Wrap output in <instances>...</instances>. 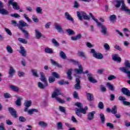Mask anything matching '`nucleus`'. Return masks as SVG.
Returning <instances> with one entry per match:
<instances>
[{
    "label": "nucleus",
    "mask_w": 130,
    "mask_h": 130,
    "mask_svg": "<svg viewBox=\"0 0 130 130\" xmlns=\"http://www.w3.org/2000/svg\"><path fill=\"white\" fill-rule=\"evenodd\" d=\"M78 69H75L74 70L75 72L77 74H83L85 75V74H87V79L90 83H92L93 84H95V83H97V80L95 79L94 78H93V74L89 72V71L86 70L85 72H83V66L82 65H79L78 66Z\"/></svg>",
    "instance_id": "obj_1"
},
{
    "label": "nucleus",
    "mask_w": 130,
    "mask_h": 130,
    "mask_svg": "<svg viewBox=\"0 0 130 130\" xmlns=\"http://www.w3.org/2000/svg\"><path fill=\"white\" fill-rule=\"evenodd\" d=\"M75 106L78 108H76L75 113L79 117H82V113L83 114H87V110H88V107L85 106L83 108V104L81 103L77 102L75 104Z\"/></svg>",
    "instance_id": "obj_2"
},
{
    "label": "nucleus",
    "mask_w": 130,
    "mask_h": 130,
    "mask_svg": "<svg viewBox=\"0 0 130 130\" xmlns=\"http://www.w3.org/2000/svg\"><path fill=\"white\" fill-rule=\"evenodd\" d=\"M89 15L90 16L91 18H92V20L95 22L98 25V27L101 28V32L102 33L104 36L107 35L108 36L109 35V32L107 31V27L106 26L102 24V23L98 22V19H96L92 13H89Z\"/></svg>",
    "instance_id": "obj_3"
},
{
    "label": "nucleus",
    "mask_w": 130,
    "mask_h": 130,
    "mask_svg": "<svg viewBox=\"0 0 130 130\" xmlns=\"http://www.w3.org/2000/svg\"><path fill=\"white\" fill-rule=\"evenodd\" d=\"M124 64V67H120L119 69V70H120L121 72H122L123 73H125V74H126L128 79H130V70H128V69H130L129 61L125 60Z\"/></svg>",
    "instance_id": "obj_4"
},
{
    "label": "nucleus",
    "mask_w": 130,
    "mask_h": 130,
    "mask_svg": "<svg viewBox=\"0 0 130 130\" xmlns=\"http://www.w3.org/2000/svg\"><path fill=\"white\" fill-rule=\"evenodd\" d=\"M58 95H61V92L60 91V89L57 88L55 89L53 93L52 94V98H55L56 100L58 101L59 103H64L66 102L63 100L57 97Z\"/></svg>",
    "instance_id": "obj_5"
},
{
    "label": "nucleus",
    "mask_w": 130,
    "mask_h": 130,
    "mask_svg": "<svg viewBox=\"0 0 130 130\" xmlns=\"http://www.w3.org/2000/svg\"><path fill=\"white\" fill-rule=\"evenodd\" d=\"M77 15L79 20L80 21L83 20V17L84 20H87V21H89L91 19V17L84 11H77Z\"/></svg>",
    "instance_id": "obj_6"
},
{
    "label": "nucleus",
    "mask_w": 130,
    "mask_h": 130,
    "mask_svg": "<svg viewBox=\"0 0 130 130\" xmlns=\"http://www.w3.org/2000/svg\"><path fill=\"white\" fill-rule=\"evenodd\" d=\"M11 5L12 6L14 10H16V11H19L20 9V6L18 5V3L15 2V1L14 0L9 1L8 2V6L10 7Z\"/></svg>",
    "instance_id": "obj_7"
},
{
    "label": "nucleus",
    "mask_w": 130,
    "mask_h": 130,
    "mask_svg": "<svg viewBox=\"0 0 130 130\" xmlns=\"http://www.w3.org/2000/svg\"><path fill=\"white\" fill-rule=\"evenodd\" d=\"M91 53L93 54V57H95V58H97V59H102L103 58L104 56L102 54L96 52L94 49H92L91 50Z\"/></svg>",
    "instance_id": "obj_8"
},
{
    "label": "nucleus",
    "mask_w": 130,
    "mask_h": 130,
    "mask_svg": "<svg viewBox=\"0 0 130 130\" xmlns=\"http://www.w3.org/2000/svg\"><path fill=\"white\" fill-rule=\"evenodd\" d=\"M8 111L10 113L11 115L13 116L14 118H17L18 117V113H17V111L13 107H9Z\"/></svg>",
    "instance_id": "obj_9"
},
{
    "label": "nucleus",
    "mask_w": 130,
    "mask_h": 130,
    "mask_svg": "<svg viewBox=\"0 0 130 130\" xmlns=\"http://www.w3.org/2000/svg\"><path fill=\"white\" fill-rule=\"evenodd\" d=\"M28 26H29V25L23 20H20L19 21V24H17V27H18L21 31L25 30V28H23V27H28Z\"/></svg>",
    "instance_id": "obj_10"
},
{
    "label": "nucleus",
    "mask_w": 130,
    "mask_h": 130,
    "mask_svg": "<svg viewBox=\"0 0 130 130\" xmlns=\"http://www.w3.org/2000/svg\"><path fill=\"white\" fill-rule=\"evenodd\" d=\"M76 83L74 85V88L75 90H81L82 87L81 86V80L79 77L76 79Z\"/></svg>",
    "instance_id": "obj_11"
},
{
    "label": "nucleus",
    "mask_w": 130,
    "mask_h": 130,
    "mask_svg": "<svg viewBox=\"0 0 130 130\" xmlns=\"http://www.w3.org/2000/svg\"><path fill=\"white\" fill-rule=\"evenodd\" d=\"M20 51L19 52L21 54L22 56L24 57H26L27 56V51L25 49V47H23L22 46H20Z\"/></svg>",
    "instance_id": "obj_12"
},
{
    "label": "nucleus",
    "mask_w": 130,
    "mask_h": 130,
    "mask_svg": "<svg viewBox=\"0 0 130 130\" xmlns=\"http://www.w3.org/2000/svg\"><path fill=\"white\" fill-rule=\"evenodd\" d=\"M54 25L56 30H57L58 32H59V33L63 32L62 26L60 24H59V23H55Z\"/></svg>",
    "instance_id": "obj_13"
},
{
    "label": "nucleus",
    "mask_w": 130,
    "mask_h": 130,
    "mask_svg": "<svg viewBox=\"0 0 130 130\" xmlns=\"http://www.w3.org/2000/svg\"><path fill=\"white\" fill-rule=\"evenodd\" d=\"M96 112L95 111H92L91 112L87 113V119L88 120H93Z\"/></svg>",
    "instance_id": "obj_14"
},
{
    "label": "nucleus",
    "mask_w": 130,
    "mask_h": 130,
    "mask_svg": "<svg viewBox=\"0 0 130 130\" xmlns=\"http://www.w3.org/2000/svg\"><path fill=\"white\" fill-rule=\"evenodd\" d=\"M15 73H16V70L14 69V68H13V67L10 66L9 71L8 78H13Z\"/></svg>",
    "instance_id": "obj_15"
},
{
    "label": "nucleus",
    "mask_w": 130,
    "mask_h": 130,
    "mask_svg": "<svg viewBox=\"0 0 130 130\" xmlns=\"http://www.w3.org/2000/svg\"><path fill=\"white\" fill-rule=\"evenodd\" d=\"M121 91L124 95H126V96H127L128 97L130 96V91L127 88L125 87H122L121 89Z\"/></svg>",
    "instance_id": "obj_16"
},
{
    "label": "nucleus",
    "mask_w": 130,
    "mask_h": 130,
    "mask_svg": "<svg viewBox=\"0 0 130 130\" xmlns=\"http://www.w3.org/2000/svg\"><path fill=\"white\" fill-rule=\"evenodd\" d=\"M31 104H32V102L31 101H27L24 103V112H27L28 111V108L31 106Z\"/></svg>",
    "instance_id": "obj_17"
},
{
    "label": "nucleus",
    "mask_w": 130,
    "mask_h": 130,
    "mask_svg": "<svg viewBox=\"0 0 130 130\" xmlns=\"http://www.w3.org/2000/svg\"><path fill=\"white\" fill-rule=\"evenodd\" d=\"M40 75L41 76V78H40V80L41 81V82H43V83L48 84L47 83V80H46V78H45V75H44V73L43 72H40Z\"/></svg>",
    "instance_id": "obj_18"
},
{
    "label": "nucleus",
    "mask_w": 130,
    "mask_h": 130,
    "mask_svg": "<svg viewBox=\"0 0 130 130\" xmlns=\"http://www.w3.org/2000/svg\"><path fill=\"white\" fill-rule=\"evenodd\" d=\"M112 59L115 61H117V62H121V58L118 56L117 54H114L112 55Z\"/></svg>",
    "instance_id": "obj_19"
},
{
    "label": "nucleus",
    "mask_w": 130,
    "mask_h": 130,
    "mask_svg": "<svg viewBox=\"0 0 130 130\" xmlns=\"http://www.w3.org/2000/svg\"><path fill=\"white\" fill-rule=\"evenodd\" d=\"M38 86L40 89H42V90H44L47 86H48V83H44V84H43L41 82H39L38 83Z\"/></svg>",
    "instance_id": "obj_20"
},
{
    "label": "nucleus",
    "mask_w": 130,
    "mask_h": 130,
    "mask_svg": "<svg viewBox=\"0 0 130 130\" xmlns=\"http://www.w3.org/2000/svg\"><path fill=\"white\" fill-rule=\"evenodd\" d=\"M124 1L123 0H116V5H115V8L117 9H118L119 8H120V6L123 4V2Z\"/></svg>",
    "instance_id": "obj_21"
},
{
    "label": "nucleus",
    "mask_w": 130,
    "mask_h": 130,
    "mask_svg": "<svg viewBox=\"0 0 130 130\" xmlns=\"http://www.w3.org/2000/svg\"><path fill=\"white\" fill-rule=\"evenodd\" d=\"M64 16L67 20H68V21H71V22H74V18L72 17L70 13H69L68 12H66Z\"/></svg>",
    "instance_id": "obj_22"
},
{
    "label": "nucleus",
    "mask_w": 130,
    "mask_h": 130,
    "mask_svg": "<svg viewBox=\"0 0 130 130\" xmlns=\"http://www.w3.org/2000/svg\"><path fill=\"white\" fill-rule=\"evenodd\" d=\"M50 61H51V63H52V64L53 66H56V67H57V68H59V69L62 68L61 65H60L59 63H58L57 61H56L55 60L51 59H50Z\"/></svg>",
    "instance_id": "obj_23"
},
{
    "label": "nucleus",
    "mask_w": 130,
    "mask_h": 130,
    "mask_svg": "<svg viewBox=\"0 0 130 130\" xmlns=\"http://www.w3.org/2000/svg\"><path fill=\"white\" fill-rule=\"evenodd\" d=\"M9 88L14 92H20V88L18 86L12 85L9 86Z\"/></svg>",
    "instance_id": "obj_24"
},
{
    "label": "nucleus",
    "mask_w": 130,
    "mask_h": 130,
    "mask_svg": "<svg viewBox=\"0 0 130 130\" xmlns=\"http://www.w3.org/2000/svg\"><path fill=\"white\" fill-rule=\"evenodd\" d=\"M36 37L37 39H40L42 37V33L40 32L39 29H35Z\"/></svg>",
    "instance_id": "obj_25"
},
{
    "label": "nucleus",
    "mask_w": 130,
    "mask_h": 130,
    "mask_svg": "<svg viewBox=\"0 0 130 130\" xmlns=\"http://www.w3.org/2000/svg\"><path fill=\"white\" fill-rule=\"evenodd\" d=\"M0 14H1V15L6 16L7 15H9V11L6 9L2 8L0 9Z\"/></svg>",
    "instance_id": "obj_26"
},
{
    "label": "nucleus",
    "mask_w": 130,
    "mask_h": 130,
    "mask_svg": "<svg viewBox=\"0 0 130 130\" xmlns=\"http://www.w3.org/2000/svg\"><path fill=\"white\" fill-rule=\"evenodd\" d=\"M106 85L110 91H114V90H115V88L114 87V85H113V84L108 82L107 83Z\"/></svg>",
    "instance_id": "obj_27"
},
{
    "label": "nucleus",
    "mask_w": 130,
    "mask_h": 130,
    "mask_svg": "<svg viewBox=\"0 0 130 130\" xmlns=\"http://www.w3.org/2000/svg\"><path fill=\"white\" fill-rule=\"evenodd\" d=\"M21 100H23V98H22L21 96H17V100L15 102V103L17 106H21L22 104V102H21Z\"/></svg>",
    "instance_id": "obj_28"
},
{
    "label": "nucleus",
    "mask_w": 130,
    "mask_h": 130,
    "mask_svg": "<svg viewBox=\"0 0 130 130\" xmlns=\"http://www.w3.org/2000/svg\"><path fill=\"white\" fill-rule=\"evenodd\" d=\"M21 31L24 34V38H25V39H29V37H30V34H29V31H27L26 29H23Z\"/></svg>",
    "instance_id": "obj_29"
},
{
    "label": "nucleus",
    "mask_w": 130,
    "mask_h": 130,
    "mask_svg": "<svg viewBox=\"0 0 130 130\" xmlns=\"http://www.w3.org/2000/svg\"><path fill=\"white\" fill-rule=\"evenodd\" d=\"M86 96L89 101H93L94 100V95H93L91 93H87Z\"/></svg>",
    "instance_id": "obj_30"
},
{
    "label": "nucleus",
    "mask_w": 130,
    "mask_h": 130,
    "mask_svg": "<svg viewBox=\"0 0 130 130\" xmlns=\"http://www.w3.org/2000/svg\"><path fill=\"white\" fill-rule=\"evenodd\" d=\"M100 117L101 118V123L104 124V123H105V120H106L105 116L104 115V114L101 113L100 114Z\"/></svg>",
    "instance_id": "obj_31"
},
{
    "label": "nucleus",
    "mask_w": 130,
    "mask_h": 130,
    "mask_svg": "<svg viewBox=\"0 0 130 130\" xmlns=\"http://www.w3.org/2000/svg\"><path fill=\"white\" fill-rule=\"evenodd\" d=\"M39 125H40V126H41L42 127H47L48 124H47V123L43 121H41L40 122H39L38 123Z\"/></svg>",
    "instance_id": "obj_32"
},
{
    "label": "nucleus",
    "mask_w": 130,
    "mask_h": 130,
    "mask_svg": "<svg viewBox=\"0 0 130 130\" xmlns=\"http://www.w3.org/2000/svg\"><path fill=\"white\" fill-rule=\"evenodd\" d=\"M44 51L46 53H49V54H52L53 53V50L50 48H45Z\"/></svg>",
    "instance_id": "obj_33"
},
{
    "label": "nucleus",
    "mask_w": 130,
    "mask_h": 130,
    "mask_svg": "<svg viewBox=\"0 0 130 130\" xmlns=\"http://www.w3.org/2000/svg\"><path fill=\"white\" fill-rule=\"evenodd\" d=\"M73 70L69 69L67 72V77H68V79L70 80H73V77H72V71Z\"/></svg>",
    "instance_id": "obj_34"
},
{
    "label": "nucleus",
    "mask_w": 130,
    "mask_h": 130,
    "mask_svg": "<svg viewBox=\"0 0 130 130\" xmlns=\"http://www.w3.org/2000/svg\"><path fill=\"white\" fill-rule=\"evenodd\" d=\"M82 38V35L81 34H78L76 37H72L71 39L73 40V41H76V40H79V39H81Z\"/></svg>",
    "instance_id": "obj_35"
},
{
    "label": "nucleus",
    "mask_w": 130,
    "mask_h": 130,
    "mask_svg": "<svg viewBox=\"0 0 130 130\" xmlns=\"http://www.w3.org/2000/svg\"><path fill=\"white\" fill-rule=\"evenodd\" d=\"M111 112L113 114H116V113H117V106H114L112 109L111 110Z\"/></svg>",
    "instance_id": "obj_36"
},
{
    "label": "nucleus",
    "mask_w": 130,
    "mask_h": 130,
    "mask_svg": "<svg viewBox=\"0 0 130 130\" xmlns=\"http://www.w3.org/2000/svg\"><path fill=\"white\" fill-rule=\"evenodd\" d=\"M6 50H7V52H8V53L11 54V53H13V52H14L13 48L10 45H7V46Z\"/></svg>",
    "instance_id": "obj_37"
},
{
    "label": "nucleus",
    "mask_w": 130,
    "mask_h": 130,
    "mask_svg": "<svg viewBox=\"0 0 130 130\" xmlns=\"http://www.w3.org/2000/svg\"><path fill=\"white\" fill-rule=\"evenodd\" d=\"M78 56L80 57H83L84 58H87L86 57V55L85 54V52L83 51H79L77 53Z\"/></svg>",
    "instance_id": "obj_38"
},
{
    "label": "nucleus",
    "mask_w": 130,
    "mask_h": 130,
    "mask_svg": "<svg viewBox=\"0 0 130 130\" xmlns=\"http://www.w3.org/2000/svg\"><path fill=\"white\" fill-rule=\"evenodd\" d=\"M58 83L59 85H66L67 84V85H70V82L68 81H65L63 80H60L58 82Z\"/></svg>",
    "instance_id": "obj_39"
},
{
    "label": "nucleus",
    "mask_w": 130,
    "mask_h": 130,
    "mask_svg": "<svg viewBox=\"0 0 130 130\" xmlns=\"http://www.w3.org/2000/svg\"><path fill=\"white\" fill-rule=\"evenodd\" d=\"M52 43H53V44H54V46H55L56 47H58V46H59V43L55 39H52Z\"/></svg>",
    "instance_id": "obj_40"
},
{
    "label": "nucleus",
    "mask_w": 130,
    "mask_h": 130,
    "mask_svg": "<svg viewBox=\"0 0 130 130\" xmlns=\"http://www.w3.org/2000/svg\"><path fill=\"white\" fill-rule=\"evenodd\" d=\"M109 19L111 22H115V20H116V15L114 14L110 15Z\"/></svg>",
    "instance_id": "obj_41"
},
{
    "label": "nucleus",
    "mask_w": 130,
    "mask_h": 130,
    "mask_svg": "<svg viewBox=\"0 0 130 130\" xmlns=\"http://www.w3.org/2000/svg\"><path fill=\"white\" fill-rule=\"evenodd\" d=\"M31 73L34 77H36V78H38V77H39L37 70H31Z\"/></svg>",
    "instance_id": "obj_42"
},
{
    "label": "nucleus",
    "mask_w": 130,
    "mask_h": 130,
    "mask_svg": "<svg viewBox=\"0 0 130 130\" xmlns=\"http://www.w3.org/2000/svg\"><path fill=\"white\" fill-rule=\"evenodd\" d=\"M121 9L122 11H124V12H126V11L128 10L127 7H126V6H125V4H124V2H123V4L121 6Z\"/></svg>",
    "instance_id": "obj_43"
},
{
    "label": "nucleus",
    "mask_w": 130,
    "mask_h": 130,
    "mask_svg": "<svg viewBox=\"0 0 130 130\" xmlns=\"http://www.w3.org/2000/svg\"><path fill=\"white\" fill-rule=\"evenodd\" d=\"M18 40L20 43H23V44H27L28 43V41L23 38H18Z\"/></svg>",
    "instance_id": "obj_44"
},
{
    "label": "nucleus",
    "mask_w": 130,
    "mask_h": 130,
    "mask_svg": "<svg viewBox=\"0 0 130 130\" xmlns=\"http://www.w3.org/2000/svg\"><path fill=\"white\" fill-rule=\"evenodd\" d=\"M59 56L62 59H66L67 58V55L63 52V51L60 52Z\"/></svg>",
    "instance_id": "obj_45"
},
{
    "label": "nucleus",
    "mask_w": 130,
    "mask_h": 130,
    "mask_svg": "<svg viewBox=\"0 0 130 130\" xmlns=\"http://www.w3.org/2000/svg\"><path fill=\"white\" fill-rule=\"evenodd\" d=\"M66 31L68 32L69 35H75V31L72 29H68L66 30Z\"/></svg>",
    "instance_id": "obj_46"
},
{
    "label": "nucleus",
    "mask_w": 130,
    "mask_h": 130,
    "mask_svg": "<svg viewBox=\"0 0 130 130\" xmlns=\"http://www.w3.org/2000/svg\"><path fill=\"white\" fill-rule=\"evenodd\" d=\"M48 81L50 83H53L55 81V78L53 76H50L48 78Z\"/></svg>",
    "instance_id": "obj_47"
},
{
    "label": "nucleus",
    "mask_w": 130,
    "mask_h": 130,
    "mask_svg": "<svg viewBox=\"0 0 130 130\" xmlns=\"http://www.w3.org/2000/svg\"><path fill=\"white\" fill-rule=\"evenodd\" d=\"M57 127L58 129H63L62 123L61 122H59L57 123Z\"/></svg>",
    "instance_id": "obj_48"
},
{
    "label": "nucleus",
    "mask_w": 130,
    "mask_h": 130,
    "mask_svg": "<svg viewBox=\"0 0 130 130\" xmlns=\"http://www.w3.org/2000/svg\"><path fill=\"white\" fill-rule=\"evenodd\" d=\"M36 11L38 14H42V8H41V7H37V8L36 9Z\"/></svg>",
    "instance_id": "obj_49"
},
{
    "label": "nucleus",
    "mask_w": 130,
    "mask_h": 130,
    "mask_svg": "<svg viewBox=\"0 0 130 130\" xmlns=\"http://www.w3.org/2000/svg\"><path fill=\"white\" fill-rule=\"evenodd\" d=\"M18 119L21 122H25L26 120V118L23 116H20Z\"/></svg>",
    "instance_id": "obj_50"
},
{
    "label": "nucleus",
    "mask_w": 130,
    "mask_h": 130,
    "mask_svg": "<svg viewBox=\"0 0 130 130\" xmlns=\"http://www.w3.org/2000/svg\"><path fill=\"white\" fill-rule=\"evenodd\" d=\"M98 107L100 109H103L104 108V104L102 102H100L98 104Z\"/></svg>",
    "instance_id": "obj_51"
},
{
    "label": "nucleus",
    "mask_w": 130,
    "mask_h": 130,
    "mask_svg": "<svg viewBox=\"0 0 130 130\" xmlns=\"http://www.w3.org/2000/svg\"><path fill=\"white\" fill-rule=\"evenodd\" d=\"M59 109L61 112H63V113H66V108L64 107H62L60 106L59 107Z\"/></svg>",
    "instance_id": "obj_52"
},
{
    "label": "nucleus",
    "mask_w": 130,
    "mask_h": 130,
    "mask_svg": "<svg viewBox=\"0 0 130 130\" xmlns=\"http://www.w3.org/2000/svg\"><path fill=\"white\" fill-rule=\"evenodd\" d=\"M107 126L110 127V128H111L112 129L114 128V126L113 125V124L110 123V122H108L106 123Z\"/></svg>",
    "instance_id": "obj_53"
},
{
    "label": "nucleus",
    "mask_w": 130,
    "mask_h": 130,
    "mask_svg": "<svg viewBox=\"0 0 130 130\" xmlns=\"http://www.w3.org/2000/svg\"><path fill=\"white\" fill-rule=\"evenodd\" d=\"M10 16L14 18H20V17H21V16H20L18 13L11 14Z\"/></svg>",
    "instance_id": "obj_54"
},
{
    "label": "nucleus",
    "mask_w": 130,
    "mask_h": 130,
    "mask_svg": "<svg viewBox=\"0 0 130 130\" xmlns=\"http://www.w3.org/2000/svg\"><path fill=\"white\" fill-rule=\"evenodd\" d=\"M71 120L74 122V123H78L79 121H78V120L74 116H72L71 117Z\"/></svg>",
    "instance_id": "obj_55"
},
{
    "label": "nucleus",
    "mask_w": 130,
    "mask_h": 130,
    "mask_svg": "<svg viewBox=\"0 0 130 130\" xmlns=\"http://www.w3.org/2000/svg\"><path fill=\"white\" fill-rule=\"evenodd\" d=\"M101 91L103 92V93H104L107 91V89H106V87H104V85H101Z\"/></svg>",
    "instance_id": "obj_56"
},
{
    "label": "nucleus",
    "mask_w": 130,
    "mask_h": 130,
    "mask_svg": "<svg viewBox=\"0 0 130 130\" xmlns=\"http://www.w3.org/2000/svg\"><path fill=\"white\" fill-rule=\"evenodd\" d=\"M52 76L54 78H56V79H59V75L55 72L52 73Z\"/></svg>",
    "instance_id": "obj_57"
},
{
    "label": "nucleus",
    "mask_w": 130,
    "mask_h": 130,
    "mask_svg": "<svg viewBox=\"0 0 130 130\" xmlns=\"http://www.w3.org/2000/svg\"><path fill=\"white\" fill-rule=\"evenodd\" d=\"M104 47L105 48L106 50H107L108 51L110 50V46H109V45H108L107 43H106L104 45Z\"/></svg>",
    "instance_id": "obj_58"
},
{
    "label": "nucleus",
    "mask_w": 130,
    "mask_h": 130,
    "mask_svg": "<svg viewBox=\"0 0 130 130\" xmlns=\"http://www.w3.org/2000/svg\"><path fill=\"white\" fill-rule=\"evenodd\" d=\"M17 73L19 77H24L25 75V73L21 71H18Z\"/></svg>",
    "instance_id": "obj_59"
},
{
    "label": "nucleus",
    "mask_w": 130,
    "mask_h": 130,
    "mask_svg": "<svg viewBox=\"0 0 130 130\" xmlns=\"http://www.w3.org/2000/svg\"><path fill=\"white\" fill-rule=\"evenodd\" d=\"M32 19L33 20L34 22H35V23H38V22H39V20L38 19L37 17L34 15L32 16Z\"/></svg>",
    "instance_id": "obj_60"
},
{
    "label": "nucleus",
    "mask_w": 130,
    "mask_h": 130,
    "mask_svg": "<svg viewBox=\"0 0 130 130\" xmlns=\"http://www.w3.org/2000/svg\"><path fill=\"white\" fill-rule=\"evenodd\" d=\"M114 48L115 49H117V50H119V51H121L122 50V48H121V47L119 46L118 45H116L114 46Z\"/></svg>",
    "instance_id": "obj_61"
},
{
    "label": "nucleus",
    "mask_w": 130,
    "mask_h": 130,
    "mask_svg": "<svg viewBox=\"0 0 130 130\" xmlns=\"http://www.w3.org/2000/svg\"><path fill=\"white\" fill-rule=\"evenodd\" d=\"M5 30L7 34H8V35H10V36H12V32L11 31V30H10L8 28H5Z\"/></svg>",
    "instance_id": "obj_62"
},
{
    "label": "nucleus",
    "mask_w": 130,
    "mask_h": 130,
    "mask_svg": "<svg viewBox=\"0 0 130 130\" xmlns=\"http://www.w3.org/2000/svg\"><path fill=\"white\" fill-rule=\"evenodd\" d=\"M118 100H119L120 101H125L126 99L124 96H119L118 98Z\"/></svg>",
    "instance_id": "obj_63"
},
{
    "label": "nucleus",
    "mask_w": 130,
    "mask_h": 130,
    "mask_svg": "<svg viewBox=\"0 0 130 130\" xmlns=\"http://www.w3.org/2000/svg\"><path fill=\"white\" fill-rule=\"evenodd\" d=\"M4 96L5 98H6V99H9V98H11V94L8 92L4 93Z\"/></svg>",
    "instance_id": "obj_64"
}]
</instances>
